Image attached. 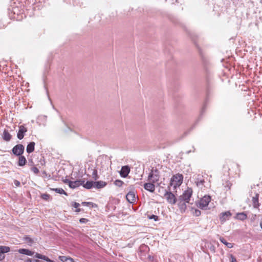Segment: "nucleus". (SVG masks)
<instances>
[{
	"instance_id": "obj_8",
	"label": "nucleus",
	"mask_w": 262,
	"mask_h": 262,
	"mask_svg": "<svg viewBox=\"0 0 262 262\" xmlns=\"http://www.w3.org/2000/svg\"><path fill=\"white\" fill-rule=\"evenodd\" d=\"M130 172V167L126 165L122 167L120 171V176L123 178H126Z\"/></svg>"
},
{
	"instance_id": "obj_35",
	"label": "nucleus",
	"mask_w": 262,
	"mask_h": 262,
	"mask_svg": "<svg viewBox=\"0 0 262 262\" xmlns=\"http://www.w3.org/2000/svg\"><path fill=\"white\" fill-rule=\"evenodd\" d=\"M149 218L150 219H154L155 221H157L158 219V216L155 215H152L151 216H149Z\"/></svg>"
},
{
	"instance_id": "obj_13",
	"label": "nucleus",
	"mask_w": 262,
	"mask_h": 262,
	"mask_svg": "<svg viewBox=\"0 0 262 262\" xmlns=\"http://www.w3.org/2000/svg\"><path fill=\"white\" fill-rule=\"evenodd\" d=\"M10 251V248L7 246H0V260H2L4 257V254Z\"/></svg>"
},
{
	"instance_id": "obj_11",
	"label": "nucleus",
	"mask_w": 262,
	"mask_h": 262,
	"mask_svg": "<svg viewBox=\"0 0 262 262\" xmlns=\"http://www.w3.org/2000/svg\"><path fill=\"white\" fill-rule=\"evenodd\" d=\"M231 215V213L229 211L222 213L220 216L221 222L222 223L225 222L226 220L229 219Z\"/></svg>"
},
{
	"instance_id": "obj_26",
	"label": "nucleus",
	"mask_w": 262,
	"mask_h": 262,
	"mask_svg": "<svg viewBox=\"0 0 262 262\" xmlns=\"http://www.w3.org/2000/svg\"><path fill=\"white\" fill-rule=\"evenodd\" d=\"M92 170H93V172L92 173V178L95 180H97L99 178V177L97 174V170L95 169H92Z\"/></svg>"
},
{
	"instance_id": "obj_31",
	"label": "nucleus",
	"mask_w": 262,
	"mask_h": 262,
	"mask_svg": "<svg viewBox=\"0 0 262 262\" xmlns=\"http://www.w3.org/2000/svg\"><path fill=\"white\" fill-rule=\"evenodd\" d=\"M40 259H43L47 261H51V259L50 258H49L48 257H47L45 255H41V258Z\"/></svg>"
},
{
	"instance_id": "obj_27",
	"label": "nucleus",
	"mask_w": 262,
	"mask_h": 262,
	"mask_svg": "<svg viewBox=\"0 0 262 262\" xmlns=\"http://www.w3.org/2000/svg\"><path fill=\"white\" fill-rule=\"evenodd\" d=\"M124 184V182L120 180H117L114 182V184L118 187H121Z\"/></svg>"
},
{
	"instance_id": "obj_24",
	"label": "nucleus",
	"mask_w": 262,
	"mask_h": 262,
	"mask_svg": "<svg viewBox=\"0 0 262 262\" xmlns=\"http://www.w3.org/2000/svg\"><path fill=\"white\" fill-rule=\"evenodd\" d=\"M51 190L54 191L56 193L59 194H64L66 195H68V194L62 188H51Z\"/></svg>"
},
{
	"instance_id": "obj_41",
	"label": "nucleus",
	"mask_w": 262,
	"mask_h": 262,
	"mask_svg": "<svg viewBox=\"0 0 262 262\" xmlns=\"http://www.w3.org/2000/svg\"><path fill=\"white\" fill-rule=\"evenodd\" d=\"M64 182L65 183H66V184H68V185H69V182H72V181H70V180H68V179H66V180L64 181Z\"/></svg>"
},
{
	"instance_id": "obj_36",
	"label": "nucleus",
	"mask_w": 262,
	"mask_h": 262,
	"mask_svg": "<svg viewBox=\"0 0 262 262\" xmlns=\"http://www.w3.org/2000/svg\"><path fill=\"white\" fill-rule=\"evenodd\" d=\"M82 205L84 206H89L90 205H92L93 203L92 202H82Z\"/></svg>"
},
{
	"instance_id": "obj_40",
	"label": "nucleus",
	"mask_w": 262,
	"mask_h": 262,
	"mask_svg": "<svg viewBox=\"0 0 262 262\" xmlns=\"http://www.w3.org/2000/svg\"><path fill=\"white\" fill-rule=\"evenodd\" d=\"M41 254L36 253L34 255V257L39 259H40Z\"/></svg>"
},
{
	"instance_id": "obj_34",
	"label": "nucleus",
	"mask_w": 262,
	"mask_h": 262,
	"mask_svg": "<svg viewBox=\"0 0 262 262\" xmlns=\"http://www.w3.org/2000/svg\"><path fill=\"white\" fill-rule=\"evenodd\" d=\"M25 262H40V260L37 259L32 260L30 258H27Z\"/></svg>"
},
{
	"instance_id": "obj_22",
	"label": "nucleus",
	"mask_w": 262,
	"mask_h": 262,
	"mask_svg": "<svg viewBox=\"0 0 262 262\" xmlns=\"http://www.w3.org/2000/svg\"><path fill=\"white\" fill-rule=\"evenodd\" d=\"M186 202L183 200H178V206L181 209H185L186 207Z\"/></svg>"
},
{
	"instance_id": "obj_19",
	"label": "nucleus",
	"mask_w": 262,
	"mask_h": 262,
	"mask_svg": "<svg viewBox=\"0 0 262 262\" xmlns=\"http://www.w3.org/2000/svg\"><path fill=\"white\" fill-rule=\"evenodd\" d=\"M18 252L21 254L30 256L32 255L34 253V252L31 251L26 249H20L18 250Z\"/></svg>"
},
{
	"instance_id": "obj_6",
	"label": "nucleus",
	"mask_w": 262,
	"mask_h": 262,
	"mask_svg": "<svg viewBox=\"0 0 262 262\" xmlns=\"http://www.w3.org/2000/svg\"><path fill=\"white\" fill-rule=\"evenodd\" d=\"M24 146L22 144H17L12 149V152L16 156H21L24 151Z\"/></svg>"
},
{
	"instance_id": "obj_42",
	"label": "nucleus",
	"mask_w": 262,
	"mask_h": 262,
	"mask_svg": "<svg viewBox=\"0 0 262 262\" xmlns=\"http://www.w3.org/2000/svg\"><path fill=\"white\" fill-rule=\"evenodd\" d=\"M80 208H77V209L75 210L76 212H79L80 211Z\"/></svg>"
},
{
	"instance_id": "obj_44",
	"label": "nucleus",
	"mask_w": 262,
	"mask_h": 262,
	"mask_svg": "<svg viewBox=\"0 0 262 262\" xmlns=\"http://www.w3.org/2000/svg\"><path fill=\"white\" fill-rule=\"evenodd\" d=\"M193 150H192V152H194L195 150V149L194 148V147L193 146Z\"/></svg>"
},
{
	"instance_id": "obj_7",
	"label": "nucleus",
	"mask_w": 262,
	"mask_h": 262,
	"mask_svg": "<svg viewBox=\"0 0 262 262\" xmlns=\"http://www.w3.org/2000/svg\"><path fill=\"white\" fill-rule=\"evenodd\" d=\"M27 132V129L24 125L19 126V130L17 133V137L19 140L23 139L25 133Z\"/></svg>"
},
{
	"instance_id": "obj_17",
	"label": "nucleus",
	"mask_w": 262,
	"mask_h": 262,
	"mask_svg": "<svg viewBox=\"0 0 262 262\" xmlns=\"http://www.w3.org/2000/svg\"><path fill=\"white\" fill-rule=\"evenodd\" d=\"M3 138L6 141H9L11 140V135L7 130H4L3 135Z\"/></svg>"
},
{
	"instance_id": "obj_21",
	"label": "nucleus",
	"mask_w": 262,
	"mask_h": 262,
	"mask_svg": "<svg viewBox=\"0 0 262 262\" xmlns=\"http://www.w3.org/2000/svg\"><path fill=\"white\" fill-rule=\"evenodd\" d=\"M19 160L18 162V165L20 166H24L27 160L24 156H19Z\"/></svg>"
},
{
	"instance_id": "obj_43",
	"label": "nucleus",
	"mask_w": 262,
	"mask_h": 262,
	"mask_svg": "<svg viewBox=\"0 0 262 262\" xmlns=\"http://www.w3.org/2000/svg\"><path fill=\"white\" fill-rule=\"evenodd\" d=\"M190 152H191V150H189V151H187L186 152V153H187V154H189Z\"/></svg>"
},
{
	"instance_id": "obj_18",
	"label": "nucleus",
	"mask_w": 262,
	"mask_h": 262,
	"mask_svg": "<svg viewBox=\"0 0 262 262\" xmlns=\"http://www.w3.org/2000/svg\"><path fill=\"white\" fill-rule=\"evenodd\" d=\"M35 143L31 142L29 143L27 147V152L29 154L32 152L34 150Z\"/></svg>"
},
{
	"instance_id": "obj_3",
	"label": "nucleus",
	"mask_w": 262,
	"mask_h": 262,
	"mask_svg": "<svg viewBox=\"0 0 262 262\" xmlns=\"http://www.w3.org/2000/svg\"><path fill=\"white\" fill-rule=\"evenodd\" d=\"M210 201V196L209 195H205L199 201L197 204V206L202 209L207 210L208 209V204Z\"/></svg>"
},
{
	"instance_id": "obj_37",
	"label": "nucleus",
	"mask_w": 262,
	"mask_h": 262,
	"mask_svg": "<svg viewBox=\"0 0 262 262\" xmlns=\"http://www.w3.org/2000/svg\"><path fill=\"white\" fill-rule=\"evenodd\" d=\"M88 221V220L86 219H85V218L80 219V220H79V222L81 223H85Z\"/></svg>"
},
{
	"instance_id": "obj_2",
	"label": "nucleus",
	"mask_w": 262,
	"mask_h": 262,
	"mask_svg": "<svg viewBox=\"0 0 262 262\" xmlns=\"http://www.w3.org/2000/svg\"><path fill=\"white\" fill-rule=\"evenodd\" d=\"M164 196L167 202L170 204L174 205L176 203L177 198L175 195L170 191V187L168 186L167 190H165Z\"/></svg>"
},
{
	"instance_id": "obj_1",
	"label": "nucleus",
	"mask_w": 262,
	"mask_h": 262,
	"mask_svg": "<svg viewBox=\"0 0 262 262\" xmlns=\"http://www.w3.org/2000/svg\"><path fill=\"white\" fill-rule=\"evenodd\" d=\"M183 180V176L181 174H177L174 175L171 179L169 186H173L174 189L179 187L182 183Z\"/></svg>"
},
{
	"instance_id": "obj_29",
	"label": "nucleus",
	"mask_w": 262,
	"mask_h": 262,
	"mask_svg": "<svg viewBox=\"0 0 262 262\" xmlns=\"http://www.w3.org/2000/svg\"><path fill=\"white\" fill-rule=\"evenodd\" d=\"M25 239L26 242L30 245H31L33 242V239L29 237H26Z\"/></svg>"
},
{
	"instance_id": "obj_32",
	"label": "nucleus",
	"mask_w": 262,
	"mask_h": 262,
	"mask_svg": "<svg viewBox=\"0 0 262 262\" xmlns=\"http://www.w3.org/2000/svg\"><path fill=\"white\" fill-rule=\"evenodd\" d=\"M230 262H237L236 258L232 254L230 255Z\"/></svg>"
},
{
	"instance_id": "obj_4",
	"label": "nucleus",
	"mask_w": 262,
	"mask_h": 262,
	"mask_svg": "<svg viewBox=\"0 0 262 262\" xmlns=\"http://www.w3.org/2000/svg\"><path fill=\"white\" fill-rule=\"evenodd\" d=\"M160 178L159 171L157 169L151 170L148 177V180L152 183H156L159 181Z\"/></svg>"
},
{
	"instance_id": "obj_20",
	"label": "nucleus",
	"mask_w": 262,
	"mask_h": 262,
	"mask_svg": "<svg viewBox=\"0 0 262 262\" xmlns=\"http://www.w3.org/2000/svg\"><path fill=\"white\" fill-rule=\"evenodd\" d=\"M83 187L86 189H90L92 188H94V182L93 181H87L86 183L82 184Z\"/></svg>"
},
{
	"instance_id": "obj_38",
	"label": "nucleus",
	"mask_w": 262,
	"mask_h": 262,
	"mask_svg": "<svg viewBox=\"0 0 262 262\" xmlns=\"http://www.w3.org/2000/svg\"><path fill=\"white\" fill-rule=\"evenodd\" d=\"M72 206L76 208H77L80 206V204L78 203L77 202H74L73 203Z\"/></svg>"
},
{
	"instance_id": "obj_25",
	"label": "nucleus",
	"mask_w": 262,
	"mask_h": 262,
	"mask_svg": "<svg viewBox=\"0 0 262 262\" xmlns=\"http://www.w3.org/2000/svg\"><path fill=\"white\" fill-rule=\"evenodd\" d=\"M237 218L240 220H244L247 218V215L244 212L237 214Z\"/></svg>"
},
{
	"instance_id": "obj_28",
	"label": "nucleus",
	"mask_w": 262,
	"mask_h": 262,
	"mask_svg": "<svg viewBox=\"0 0 262 262\" xmlns=\"http://www.w3.org/2000/svg\"><path fill=\"white\" fill-rule=\"evenodd\" d=\"M50 197V195L47 193H43L41 194V198L45 200H48Z\"/></svg>"
},
{
	"instance_id": "obj_23",
	"label": "nucleus",
	"mask_w": 262,
	"mask_h": 262,
	"mask_svg": "<svg viewBox=\"0 0 262 262\" xmlns=\"http://www.w3.org/2000/svg\"><path fill=\"white\" fill-rule=\"evenodd\" d=\"M220 241L225 245L228 248H231L233 247V244L231 243H228L226 241V240L223 237H220Z\"/></svg>"
},
{
	"instance_id": "obj_15",
	"label": "nucleus",
	"mask_w": 262,
	"mask_h": 262,
	"mask_svg": "<svg viewBox=\"0 0 262 262\" xmlns=\"http://www.w3.org/2000/svg\"><path fill=\"white\" fill-rule=\"evenodd\" d=\"M258 194H256L252 198V204L254 208H257L259 206V204L258 203Z\"/></svg>"
},
{
	"instance_id": "obj_14",
	"label": "nucleus",
	"mask_w": 262,
	"mask_h": 262,
	"mask_svg": "<svg viewBox=\"0 0 262 262\" xmlns=\"http://www.w3.org/2000/svg\"><path fill=\"white\" fill-rule=\"evenodd\" d=\"M107 183L105 182L100 181L94 182V188L97 189H101L104 187Z\"/></svg>"
},
{
	"instance_id": "obj_10",
	"label": "nucleus",
	"mask_w": 262,
	"mask_h": 262,
	"mask_svg": "<svg viewBox=\"0 0 262 262\" xmlns=\"http://www.w3.org/2000/svg\"><path fill=\"white\" fill-rule=\"evenodd\" d=\"M84 182V181L81 180L72 181V182H69V187L71 188L74 189L80 185H82Z\"/></svg>"
},
{
	"instance_id": "obj_30",
	"label": "nucleus",
	"mask_w": 262,
	"mask_h": 262,
	"mask_svg": "<svg viewBox=\"0 0 262 262\" xmlns=\"http://www.w3.org/2000/svg\"><path fill=\"white\" fill-rule=\"evenodd\" d=\"M31 170L35 173L37 174L39 172L38 169L36 167H32L31 168Z\"/></svg>"
},
{
	"instance_id": "obj_16",
	"label": "nucleus",
	"mask_w": 262,
	"mask_h": 262,
	"mask_svg": "<svg viewBox=\"0 0 262 262\" xmlns=\"http://www.w3.org/2000/svg\"><path fill=\"white\" fill-rule=\"evenodd\" d=\"M59 259L62 262H75L74 260L70 256H60Z\"/></svg>"
},
{
	"instance_id": "obj_39",
	"label": "nucleus",
	"mask_w": 262,
	"mask_h": 262,
	"mask_svg": "<svg viewBox=\"0 0 262 262\" xmlns=\"http://www.w3.org/2000/svg\"><path fill=\"white\" fill-rule=\"evenodd\" d=\"M14 184L17 187L19 186L20 185V182L18 181H17V180H14Z\"/></svg>"
},
{
	"instance_id": "obj_12",
	"label": "nucleus",
	"mask_w": 262,
	"mask_h": 262,
	"mask_svg": "<svg viewBox=\"0 0 262 262\" xmlns=\"http://www.w3.org/2000/svg\"><path fill=\"white\" fill-rule=\"evenodd\" d=\"M155 183H152L151 182L150 183H145L144 185V188L147 191H149L151 192H154L155 190V185L154 184Z\"/></svg>"
},
{
	"instance_id": "obj_33",
	"label": "nucleus",
	"mask_w": 262,
	"mask_h": 262,
	"mask_svg": "<svg viewBox=\"0 0 262 262\" xmlns=\"http://www.w3.org/2000/svg\"><path fill=\"white\" fill-rule=\"evenodd\" d=\"M201 212L200 210H198V209H195L194 212V214L196 216H199L201 215Z\"/></svg>"
},
{
	"instance_id": "obj_9",
	"label": "nucleus",
	"mask_w": 262,
	"mask_h": 262,
	"mask_svg": "<svg viewBox=\"0 0 262 262\" xmlns=\"http://www.w3.org/2000/svg\"><path fill=\"white\" fill-rule=\"evenodd\" d=\"M126 200L130 203L135 202L136 200V196L134 191H129L126 195Z\"/></svg>"
},
{
	"instance_id": "obj_5",
	"label": "nucleus",
	"mask_w": 262,
	"mask_h": 262,
	"mask_svg": "<svg viewBox=\"0 0 262 262\" xmlns=\"http://www.w3.org/2000/svg\"><path fill=\"white\" fill-rule=\"evenodd\" d=\"M192 194V190L191 188H188L186 190H185L182 195H181L179 199L180 200H183L185 201L186 203H188L190 198L191 197Z\"/></svg>"
}]
</instances>
